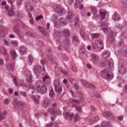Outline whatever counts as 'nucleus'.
<instances>
[{
  "label": "nucleus",
  "instance_id": "nucleus-4",
  "mask_svg": "<svg viewBox=\"0 0 127 127\" xmlns=\"http://www.w3.org/2000/svg\"><path fill=\"white\" fill-rule=\"evenodd\" d=\"M54 7L55 11L60 14H64L65 13L64 9L63 8H61L59 6L58 4L54 5Z\"/></svg>",
  "mask_w": 127,
  "mask_h": 127
},
{
  "label": "nucleus",
  "instance_id": "nucleus-42",
  "mask_svg": "<svg viewBox=\"0 0 127 127\" xmlns=\"http://www.w3.org/2000/svg\"><path fill=\"white\" fill-rule=\"evenodd\" d=\"M38 29L40 30V32H42V33L43 34V32H44V30L43 28H42L41 27H38Z\"/></svg>",
  "mask_w": 127,
  "mask_h": 127
},
{
  "label": "nucleus",
  "instance_id": "nucleus-54",
  "mask_svg": "<svg viewBox=\"0 0 127 127\" xmlns=\"http://www.w3.org/2000/svg\"><path fill=\"white\" fill-rule=\"evenodd\" d=\"M73 0H68V2L69 4H71L72 2L73 1Z\"/></svg>",
  "mask_w": 127,
  "mask_h": 127
},
{
  "label": "nucleus",
  "instance_id": "nucleus-62",
  "mask_svg": "<svg viewBox=\"0 0 127 127\" xmlns=\"http://www.w3.org/2000/svg\"><path fill=\"white\" fill-rule=\"evenodd\" d=\"M4 8L5 9L8 10V6L7 5H6L4 6Z\"/></svg>",
  "mask_w": 127,
  "mask_h": 127
},
{
  "label": "nucleus",
  "instance_id": "nucleus-12",
  "mask_svg": "<svg viewBox=\"0 0 127 127\" xmlns=\"http://www.w3.org/2000/svg\"><path fill=\"white\" fill-rule=\"evenodd\" d=\"M33 70L34 72L36 73H40L42 71L41 68L40 66H37L35 67L34 68Z\"/></svg>",
  "mask_w": 127,
  "mask_h": 127
},
{
  "label": "nucleus",
  "instance_id": "nucleus-34",
  "mask_svg": "<svg viewBox=\"0 0 127 127\" xmlns=\"http://www.w3.org/2000/svg\"><path fill=\"white\" fill-rule=\"evenodd\" d=\"M29 64L30 65H31V63H32L33 61L32 57V55H29Z\"/></svg>",
  "mask_w": 127,
  "mask_h": 127
},
{
  "label": "nucleus",
  "instance_id": "nucleus-45",
  "mask_svg": "<svg viewBox=\"0 0 127 127\" xmlns=\"http://www.w3.org/2000/svg\"><path fill=\"white\" fill-rule=\"evenodd\" d=\"M49 78V77L47 75H45V77L43 78V81L44 82H45V80L46 79L48 78Z\"/></svg>",
  "mask_w": 127,
  "mask_h": 127
},
{
  "label": "nucleus",
  "instance_id": "nucleus-56",
  "mask_svg": "<svg viewBox=\"0 0 127 127\" xmlns=\"http://www.w3.org/2000/svg\"><path fill=\"white\" fill-rule=\"evenodd\" d=\"M20 93L22 94L23 95L25 96L26 95V93L24 92H20Z\"/></svg>",
  "mask_w": 127,
  "mask_h": 127
},
{
  "label": "nucleus",
  "instance_id": "nucleus-20",
  "mask_svg": "<svg viewBox=\"0 0 127 127\" xmlns=\"http://www.w3.org/2000/svg\"><path fill=\"white\" fill-rule=\"evenodd\" d=\"M100 13L102 17V19H104L105 17V12L103 10L101 9L100 10Z\"/></svg>",
  "mask_w": 127,
  "mask_h": 127
},
{
  "label": "nucleus",
  "instance_id": "nucleus-39",
  "mask_svg": "<svg viewBox=\"0 0 127 127\" xmlns=\"http://www.w3.org/2000/svg\"><path fill=\"white\" fill-rule=\"evenodd\" d=\"M73 41H75L77 42H78L79 41L77 38L76 37L74 36L73 37Z\"/></svg>",
  "mask_w": 127,
  "mask_h": 127
},
{
  "label": "nucleus",
  "instance_id": "nucleus-21",
  "mask_svg": "<svg viewBox=\"0 0 127 127\" xmlns=\"http://www.w3.org/2000/svg\"><path fill=\"white\" fill-rule=\"evenodd\" d=\"M100 13L102 17V19H104L105 17V12L103 10L101 9L100 10Z\"/></svg>",
  "mask_w": 127,
  "mask_h": 127
},
{
  "label": "nucleus",
  "instance_id": "nucleus-49",
  "mask_svg": "<svg viewBox=\"0 0 127 127\" xmlns=\"http://www.w3.org/2000/svg\"><path fill=\"white\" fill-rule=\"evenodd\" d=\"M3 60L1 59H0V64L3 65Z\"/></svg>",
  "mask_w": 127,
  "mask_h": 127
},
{
  "label": "nucleus",
  "instance_id": "nucleus-19",
  "mask_svg": "<svg viewBox=\"0 0 127 127\" xmlns=\"http://www.w3.org/2000/svg\"><path fill=\"white\" fill-rule=\"evenodd\" d=\"M64 116L65 117L68 118L70 119V120L72 119L73 116V115L70 114V113H64Z\"/></svg>",
  "mask_w": 127,
  "mask_h": 127
},
{
  "label": "nucleus",
  "instance_id": "nucleus-37",
  "mask_svg": "<svg viewBox=\"0 0 127 127\" xmlns=\"http://www.w3.org/2000/svg\"><path fill=\"white\" fill-rule=\"evenodd\" d=\"M11 43L13 45L15 46H17L18 44V42L16 41H12Z\"/></svg>",
  "mask_w": 127,
  "mask_h": 127
},
{
  "label": "nucleus",
  "instance_id": "nucleus-30",
  "mask_svg": "<svg viewBox=\"0 0 127 127\" xmlns=\"http://www.w3.org/2000/svg\"><path fill=\"white\" fill-rule=\"evenodd\" d=\"M59 22L61 24H62V25H64L66 24L65 22V20L64 19L61 18L59 19Z\"/></svg>",
  "mask_w": 127,
  "mask_h": 127
},
{
  "label": "nucleus",
  "instance_id": "nucleus-50",
  "mask_svg": "<svg viewBox=\"0 0 127 127\" xmlns=\"http://www.w3.org/2000/svg\"><path fill=\"white\" fill-rule=\"evenodd\" d=\"M71 69L73 71H74L75 70L76 68L73 66H71L70 67Z\"/></svg>",
  "mask_w": 127,
  "mask_h": 127
},
{
  "label": "nucleus",
  "instance_id": "nucleus-64",
  "mask_svg": "<svg viewBox=\"0 0 127 127\" xmlns=\"http://www.w3.org/2000/svg\"><path fill=\"white\" fill-rule=\"evenodd\" d=\"M125 90L126 92H127V85H126L125 86Z\"/></svg>",
  "mask_w": 127,
  "mask_h": 127
},
{
  "label": "nucleus",
  "instance_id": "nucleus-44",
  "mask_svg": "<svg viewBox=\"0 0 127 127\" xmlns=\"http://www.w3.org/2000/svg\"><path fill=\"white\" fill-rule=\"evenodd\" d=\"M118 120L121 121L122 120L123 118V117L122 116H120L117 117Z\"/></svg>",
  "mask_w": 127,
  "mask_h": 127
},
{
  "label": "nucleus",
  "instance_id": "nucleus-57",
  "mask_svg": "<svg viewBox=\"0 0 127 127\" xmlns=\"http://www.w3.org/2000/svg\"><path fill=\"white\" fill-rule=\"evenodd\" d=\"M41 64H44L45 63V60H42L41 61Z\"/></svg>",
  "mask_w": 127,
  "mask_h": 127
},
{
  "label": "nucleus",
  "instance_id": "nucleus-35",
  "mask_svg": "<svg viewBox=\"0 0 127 127\" xmlns=\"http://www.w3.org/2000/svg\"><path fill=\"white\" fill-rule=\"evenodd\" d=\"M27 81L29 82L32 83V75H31L28 76L27 77Z\"/></svg>",
  "mask_w": 127,
  "mask_h": 127
},
{
  "label": "nucleus",
  "instance_id": "nucleus-53",
  "mask_svg": "<svg viewBox=\"0 0 127 127\" xmlns=\"http://www.w3.org/2000/svg\"><path fill=\"white\" fill-rule=\"evenodd\" d=\"M52 125L51 124H48L47 125L46 127H52Z\"/></svg>",
  "mask_w": 127,
  "mask_h": 127
},
{
  "label": "nucleus",
  "instance_id": "nucleus-8",
  "mask_svg": "<svg viewBox=\"0 0 127 127\" xmlns=\"http://www.w3.org/2000/svg\"><path fill=\"white\" fill-rule=\"evenodd\" d=\"M57 106V104L56 103H54L53 104V108H49L48 109L49 112L53 115L55 116L57 113V112L55 111L54 108Z\"/></svg>",
  "mask_w": 127,
  "mask_h": 127
},
{
  "label": "nucleus",
  "instance_id": "nucleus-18",
  "mask_svg": "<svg viewBox=\"0 0 127 127\" xmlns=\"http://www.w3.org/2000/svg\"><path fill=\"white\" fill-rule=\"evenodd\" d=\"M7 112H2L0 114V121L4 119L5 118V115H6Z\"/></svg>",
  "mask_w": 127,
  "mask_h": 127
},
{
  "label": "nucleus",
  "instance_id": "nucleus-33",
  "mask_svg": "<svg viewBox=\"0 0 127 127\" xmlns=\"http://www.w3.org/2000/svg\"><path fill=\"white\" fill-rule=\"evenodd\" d=\"M49 95L50 96H52L54 95V91L52 88H51L49 89Z\"/></svg>",
  "mask_w": 127,
  "mask_h": 127
},
{
  "label": "nucleus",
  "instance_id": "nucleus-59",
  "mask_svg": "<svg viewBox=\"0 0 127 127\" xmlns=\"http://www.w3.org/2000/svg\"><path fill=\"white\" fill-rule=\"evenodd\" d=\"M6 4V2L5 1H3L1 3V5H5Z\"/></svg>",
  "mask_w": 127,
  "mask_h": 127
},
{
  "label": "nucleus",
  "instance_id": "nucleus-41",
  "mask_svg": "<svg viewBox=\"0 0 127 127\" xmlns=\"http://www.w3.org/2000/svg\"><path fill=\"white\" fill-rule=\"evenodd\" d=\"M123 55L126 57H127V50H125L123 53Z\"/></svg>",
  "mask_w": 127,
  "mask_h": 127
},
{
  "label": "nucleus",
  "instance_id": "nucleus-22",
  "mask_svg": "<svg viewBox=\"0 0 127 127\" xmlns=\"http://www.w3.org/2000/svg\"><path fill=\"white\" fill-rule=\"evenodd\" d=\"M63 34L65 37H68L69 36V33L67 30H65L63 31Z\"/></svg>",
  "mask_w": 127,
  "mask_h": 127
},
{
  "label": "nucleus",
  "instance_id": "nucleus-43",
  "mask_svg": "<svg viewBox=\"0 0 127 127\" xmlns=\"http://www.w3.org/2000/svg\"><path fill=\"white\" fill-rule=\"evenodd\" d=\"M43 17V16L42 15H40L36 17V21H38L41 19Z\"/></svg>",
  "mask_w": 127,
  "mask_h": 127
},
{
  "label": "nucleus",
  "instance_id": "nucleus-60",
  "mask_svg": "<svg viewBox=\"0 0 127 127\" xmlns=\"http://www.w3.org/2000/svg\"><path fill=\"white\" fill-rule=\"evenodd\" d=\"M9 37L11 38H13L15 37V36L14 35L12 34L9 35Z\"/></svg>",
  "mask_w": 127,
  "mask_h": 127
},
{
  "label": "nucleus",
  "instance_id": "nucleus-46",
  "mask_svg": "<svg viewBox=\"0 0 127 127\" xmlns=\"http://www.w3.org/2000/svg\"><path fill=\"white\" fill-rule=\"evenodd\" d=\"M50 25V24L49 23H48L47 24V28H46V29L47 30H49V26Z\"/></svg>",
  "mask_w": 127,
  "mask_h": 127
},
{
  "label": "nucleus",
  "instance_id": "nucleus-23",
  "mask_svg": "<svg viewBox=\"0 0 127 127\" xmlns=\"http://www.w3.org/2000/svg\"><path fill=\"white\" fill-rule=\"evenodd\" d=\"M6 67L9 71H11L14 69V67L13 65L11 64H8Z\"/></svg>",
  "mask_w": 127,
  "mask_h": 127
},
{
  "label": "nucleus",
  "instance_id": "nucleus-38",
  "mask_svg": "<svg viewBox=\"0 0 127 127\" xmlns=\"http://www.w3.org/2000/svg\"><path fill=\"white\" fill-rule=\"evenodd\" d=\"M48 101L47 100H45L44 101L43 104L44 106H47L48 104Z\"/></svg>",
  "mask_w": 127,
  "mask_h": 127
},
{
  "label": "nucleus",
  "instance_id": "nucleus-48",
  "mask_svg": "<svg viewBox=\"0 0 127 127\" xmlns=\"http://www.w3.org/2000/svg\"><path fill=\"white\" fill-rule=\"evenodd\" d=\"M83 8V6L82 4H80L79 5V8L80 9H82Z\"/></svg>",
  "mask_w": 127,
  "mask_h": 127
},
{
  "label": "nucleus",
  "instance_id": "nucleus-61",
  "mask_svg": "<svg viewBox=\"0 0 127 127\" xmlns=\"http://www.w3.org/2000/svg\"><path fill=\"white\" fill-rule=\"evenodd\" d=\"M67 80L66 79H65L63 81V83L64 84H66L67 83Z\"/></svg>",
  "mask_w": 127,
  "mask_h": 127
},
{
  "label": "nucleus",
  "instance_id": "nucleus-40",
  "mask_svg": "<svg viewBox=\"0 0 127 127\" xmlns=\"http://www.w3.org/2000/svg\"><path fill=\"white\" fill-rule=\"evenodd\" d=\"M73 16L72 15H70V14H69L66 17V18L69 21H70L69 19H71V18H72Z\"/></svg>",
  "mask_w": 127,
  "mask_h": 127
},
{
  "label": "nucleus",
  "instance_id": "nucleus-55",
  "mask_svg": "<svg viewBox=\"0 0 127 127\" xmlns=\"http://www.w3.org/2000/svg\"><path fill=\"white\" fill-rule=\"evenodd\" d=\"M13 90L12 89H9V92L10 94H12L13 93Z\"/></svg>",
  "mask_w": 127,
  "mask_h": 127
},
{
  "label": "nucleus",
  "instance_id": "nucleus-25",
  "mask_svg": "<svg viewBox=\"0 0 127 127\" xmlns=\"http://www.w3.org/2000/svg\"><path fill=\"white\" fill-rule=\"evenodd\" d=\"M102 127H111V125L108 122H106L105 123H104L102 125ZM94 127H99L98 126H96Z\"/></svg>",
  "mask_w": 127,
  "mask_h": 127
},
{
  "label": "nucleus",
  "instance_id": "nucleus-13",
  "mask_svg": "<svg viewBox=\"0 0 127 127\" xmlns=\"http://www.w3.org/2000/svg\"><path fill=\"white\" fill-rule=\"evenodd\" d=\"M13 104L14 106H19L21 105H23V103L18 101L17 99H15Z\"/></svg>",
  "mask_w": 127,
  "mask_h": 127
},
{
  "label": "nucleus",
  "instance_id": "nucleus-10",
  "mask_svg": "<svg viewBox=\"0 0 127 127\" xmlns=\"http://www.w3.org/2000/svg\"><path fill=\"white\" fill-rule=\"evenodd\" d=\"M119 71L120 73L122 74H124L126 73V69L124 67L120 64L119 65Z\"/></svg>",
  "mask_w": 127,
  "mask_h": 127
},
{
  "label": "nucleus",
  "instance_id": "nucleus-1",
  "mask_svg": "<svg viewBox=\"0 0 127 127\" xmlns=\"http://www.w3.org/2000/svg\"><path fill=\"white\" fill-rule=\"evenodd\" d=\"M101 65L103 67L105 66L107 69L101 71V75L102 77L105 79H112L113 77V75L111 73H110L109 72L113 67L112 60H108L104 63L102 62L101 63Z\"/></svg>",
  "mask_w": 127,
  "mask_h": 127
},
{
  "label": "nucleus",
  "instance_id": "nucleus-17",
  "mask_svg": "<svg viewBox=\"0 0 127 127\" xmlns=\"http://www.w3.org/2000/svg\"><path fill=\"white\" fill-rule=\"evenodd\" d=\"M32 98L34 100V102L37 104L39 102V97L37 95H33L32 96Z\"/></svg>",
  "mask_w": 127,
  "mask_h": 127
},
{
  "label": "nucleus",
  "instance_id": "nucleus-52",
  "mask_svg": "<svg viewBox=\"0 0 127 127\" xmlns=\"http://www.w3.org/2000/svg\"><path fill=\"white\" fill-rule=\"evenodd\" d=\"M61 72L65 75H67V72L64 70H62L61 71Z\"/></svg>",
  "mask_w": 127,
  "mask_h": 127
},
{
  "label": "nucleus",
  "instance_id": "nucleus-9",
  "mask_svg": "<svg viewBox=\"0 0 127 127\" xmlns=\"http://www.w3.org/2000/svg\"><path fill=\"white\" fill-rule=\"evenodd\" d=\"M92 58L93 62L95 64L98 63L99 61V58L97 55L95 54H92L91 55Z\"/></svg>",
  "mask_w": 127,
  "mask_h": 127
},
{
  "label": "nucleus",
  "instance_id": "nucleus-16",
  "mask_svg": "<svg viewBox=\"0 0 127 127\" xmlns=\"http://www.w3.org/2000/svg\"><path fill=\"white\" fill-rule=\"evenodd\" d=\"M110 55V53L108 51H105L103 54L102 58L104 59H107Z\"/></svg>",
  "mask_w": 127,
  "mask_h": 127
},
{
  "label": "nucleus",
  "instance_id": "nucleus-58",
  "mask_svg": "<svg viewBox=\"0 0 127 127\" xmlns=\"http://www.w3.org/2000/svg\"><path fill=\"white\" fill-rule=\"evenodd\" d=\"M4 43L5 45H8V42H7V41L6 40H4Z\"/></svg>",
  "mask_w": 127,
  "mask_h": 127
},
{
  "label": "nucleus",
  "instance_id": "nucleus-14",
  "mask_svg": "<svg viewBox=\"0 0 127 127\" xmlns=\"http://www.w3.org/2000/svg\"><path fill=\"white\" fill-rule=\"evenodd\" d=\"M90 8L92 13L94 15H96L97 11L96 8L93 6L91 7Z\"/></svg>",
  "mask_w": 127,
  "mask_h": 127
},
{
  "label": "nucleus",
  "instance_id": "nucleus-63",
  "mask_svg": "<svg viewBox=\"0 0 127 127\" xmlns=\"http://www.w3.org/2000/svg\"><path fill=\"white\" fill-rule=\"evenodd\" d=\"M14 95L15 96H17L18 95V93L17 92H16L14 93Z\"/></svg>",
  "mask_w": 127,
  "mask_h": 127
},
{
  "label": "nucleus",
  "instance_id": "nucleus-6",
  "mask_svg": "<svg viewBox=\"0 0 127 127\" xmlns=\"http://www.w3.org/2000/svg\"><path fill=\"white\" fill-rule=\"evenodd\" d=\"M13 81L17 87H19L20 86H25V84L22 81H21L20 82H19L18 83H19V84L17 82V79L16 76H13Z\"/></svg>",
  "mask_w": 127,
  "mask_h": 127
},
{
  "label": "nucleus",
  "instance_id": "nucleus-29",
  "mask_svg": "<svg viewBox=\"0 0 127 127\" xmlns=\"http://www.w3.org/2000/svg\"><path fill=\"white\" fill-rule=\"evenodd\" d=\"M74 120L75 121H78L80 120L81 118L78 116L77 114H76L74 116Z\"/></svg>",
  "mask_w": 127,
  "mask_h": 127
},
{
  "label": "nucleus",
  "instance_id": "nucleus-28",
  "mask_svg": "<svg viewBox=\"0 0 127 127\" xmlns=\"http://www.w3.org/2000/svg\"><path fill=\"white\" fill-rule=\"evenodd\" d=\"M113 17V19L115 21L119 20L120 19V17L116 13L114 14Z\"/></svg>",
  "mask_w": 127,
  "mask_h": 127
},
{
  "label": "nucleus",
  "instance_id": "nucleus-2",
  "mask_svg": "<svg viewBox=\"0 0 127 127\" xmlns=\"http://www.w3.org/2000/svg\"><path fill=\"white\" fill-rule=\"evenodd\" d=\"M36 90L38 92L44 94L47 91V88L42 82H38L37 83Z\"/></svg>",
  "mask_w": 127,
  "mask_h": 127
},
{
  "label": "nucleus",
  "instance_id": "nucleus-3",
  "mask_svg": "<svg viewBox=\"0 0 127 127\" xmlns=\"http://www.w3.org/2000/svg\"><path fill=\"white\" fill-rule=\"evenodd\" d=\"M103 47V43L100 40H96L92 44V48L94 49L100 48L102 49Z\"/></svg>",
  "mask_w": 127,
  "mask_h": 127
},
{
  "label": "nucleus",
  "instance_id": "nucleus-24",
  "mask_svg": "<svg viewBox=\"0 0 127 127\" xmlns=\"http://www.w3.org/2000/svg\"><path fill=\"white\" fill-rule=\"evenodd\" d=\"M56 91L57 92L59 93L62 91L61 87L60 86L55 87Z\"/></svg>",
  "mask_w": 127,
  "mask_h": 127
},
{
  "label": "nucleus",
  "instance_id": "nucleus-51",
  "mask_svg": "<svg viewBox=\"0 0 127 127\" xmlns=\"http://www.w3.org/2000/svg\"><path fill=\"white\" fill-rule=\"evenodd\" d=\"M74 87L76 90L78 89V86L76 84H74Z\"/></svg>",
  "mask_w": 127,
  "mask_h": 127
},
{
  "label": "nucleus",
  "instance_id": "nucleus-5",
  "mask_svg": "<svg viewBox=\"0 0 127 127\" xmlns=\"http://www.w3.org/2000/svg\"><path fill=\"white\" fill-rule=\"evenodd\" d=\"M71 103L73 107H74L76 108L77 110L80 111L81 110L80 107H77L76 106L80 102L79 101L74 99H71L70 100Z\"/></svg>",
  "mask_w": 127,
  "mask_h": 127
},
{
  "label": "nucleus",
  "instance_id": "nucleus-47",
  "mask_svg": "<svg viewBox=\"0 0 127 127\" xmlns=\"http://www.w3.org/2000/svg\"><path fill=\"white\" fill-rule=\"evenodd\" d=\"M4 103L6 104H8L9 103V100L8 99H5L4 100Z\"/></svg>",
  "mask_w": 127,
  "mask_h": 127
},
{
  "label": "nucleus",
  "instance_id": "nucleus-31",
  "mask_svg": "<svg viewBox=\"0 0 127 127\" xmlns=\"http://www.w3.org/2000/svg\"><path fill=\"white\" fill-rule=\"evenodd\" d=\"M0 52L3 54H6V52L4 48L3 47H1L0 48Z\"/></svg>",
  "mask_w": 127,
  "mask_h": 127
},
{
  "label": "nucleus",
  "instance_id": "nucleus-15",
  "mask_svg": "<svg viewBox=\"0 0 127 127\" xmlns=\"http://www.w3.org/2000/svg\"><path fill=\"white\" fill-rule=\"evenodd\" d=\"M107 25L105 23H103L101 26V28L103 31L105 32H107Z\"/></svg>",
  "mask_w": 127,
  "mask_h": 127
},
{
  "label": "nucleus",
  "instance_id": "nucleus-26",
  "mask_svg": "<svg viewBox=\"0 0 127 127\" xmlns=\"http://www.w3.org/2000/svg\"><path fill=\"white\" fill-rule=\"evenodd\" d=\"M14 12L13 9L12 7L9 10L8 15L10 16H11L14 14Z\"/></svg>",
  "mask_w": 127,
  "mask_h": 127
},
{
  "label": "nucleus",
  "instance_id": "nucleus-27",
  "mask_svg": "<svg viewBox=\"0 0 127 127\" xmlns=\"http://www.w3.org/2000/svg\"><path fill=\"white\" fill-rule=\"evenodd\" d=\"M26 48L23 46H21L20 48V51L22 54H23L24 53L26 52Z\"/></svg>",
  "mask_w": 127,
  "mask_h": 127
},
{
  "label": "nucleus",
  "instance_id": "nucleus-36",
  "mask_svg": "<svg viewBox=\"0 0 127 127\" xmlns=\"http://www.w3.org/2000/svg\"><path fill=\"white\" fill-rule=\"evenodd\" d=\"M99 34H94L92 35V38L93 39L96 38H98L99 36Z\"/></svg>",
  "mask_w": 127,
  "mask_h": 127
},
{
  "label": "nucleus",
  "instance_id": "nucleus-32",
  "mask_svg": "<svg viewBox=\"0 0 127 127\" xmlns=\"http://www.w3.org/2000/svg\"><path fill=\"white\" fill-rule=\"evenodd\" d=\"M54 87L60 85V82L58 80H54Z\"/></svg>",
  "mask_w": 127,
  "mask_h": 127
},
{
  "label": "nucleus",
  "instance_id": "nucleus-11",
  "mask_svg": "<svg viewBox=\"0 0 127 127\" xmlns=\"http://www.w3.org/2000/svg\"><path fill=\"white\" fill-rule=\"evenodd\" d=\"M10 53L12 59L14 60L17 57V55L15 50L14 49H11L10 51Z\"/></svg>",
  "mask_w": 127,
  "mask_h": 127
},
{
  "label": "nucleus",
  "instance_id": "nucleus-7",
  "mask_svg": "<svg viewBox=\"0 0 127 127\" xmlns=\"http://www.w3.org/2000/svg\"><path fill=\"white\" fill-rule=\"evenodd\" d=\"M111 36L107 38V42L109 44H110L114 40V37L115 35V34L113 33L112 31L111 32Z\"/></svg>",
  "mask_w": 127,
  "mask_h": 127
}]
</instances>
